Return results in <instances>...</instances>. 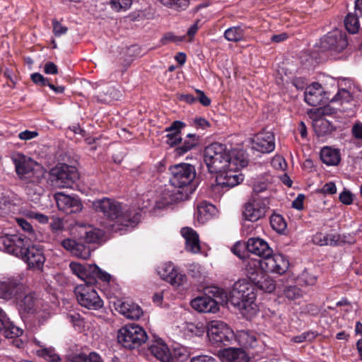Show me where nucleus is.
Here are the masks:
<instances>
[{"label": "nucleus", "mask_w": 362, "mask_h": 362, "mask_svg": "<svg viewBox=\"0 0 362 362\" xmlns=\"http://www.w3.org/2000/svg\"><path fill=\"white\" fill-rule=\"evenodd\" d=\"M170 183L176 189L188 186L196 176L195 168L188 163H180L170 168Z\"/></svg>", "instance_id": "obj_11"}, {"label": "nucleus", "mask_w": 362, "mask_h": 362, "mask_svg": "<svg viewBox=\"0 0 362 362\" xmlns=\"http://www.w3.org/2000/svg\"><path fill=\"white\" fill-rule=\"evenodd\" d=\"M149 350L151 353L161 362H170L172 359L171 353L163 341L159 339L153 343Z\"/></svg>", "instance_id": "obj_30"}, {"label": "nucleus", "mask_w": 362, "mask_h": 362, "mask_svg": "<svg viewBox=\"0 0 362 362\" xmlns=\"http://www.w3.org/2000/svg\"><path fill=\"white\" fill-rule=\"evenodd\" d=\"M199 141V136L195 134H188L181 145L176 148V153L182 156L196 147Z\"/></svg>", "instance_id": "obj_38"}, {"label": "nucleus", "mask_w": 362, "mask_h": 362, "mask_svg": "<svg viewBox=\"0 0 362 362\" xmlns=\"http://www.w3.org/2000/svg\"><path fill=\"white\" fill-rule=\"evenodd\" d=\"M68 362H103V361L99 354L90 352L88 355L85 354L72 355L69 356Z\"/></svg>", "instance_id": "obj_41"}, {"label": "nucleus", "mask_w": 362, "mask_h": 362, "mask_svg": "<svg viewBox=\"0 0 362 362\" xmlns=\"http://www.w3.org/2000/svg\"><path fill=\"white\" fill-rule=\"evenodd\" d=\"M44 71L47 74H56L58 72V69L54 63L48 62L45 64Z\"/></svg>", "instance_id": "obj_63"}, {"label": "nucleus", "mask_w": 362, "mask_h": 362, "mask_svg": "<svg viewBox=\"0 0 362 362\" xmlns=\"http://www.w3.org/2000/svg\"><path fill=\"white\" fill-rule=\"evenodd\" d=\"M27 285L21 275L0 279V298L6 300L16 298L25 293Z\"/></svg>", "instance_id": "obj_13"}, {"label": "nucleus", "mask_w": 362, "mask_h": 362, "mask_svg": "<svg viewBox=\"0 0 362 362\" xmlns=\"http://www.w3.org/2000/svg\"><path fill=\"white\" fill-rule=\"evenodd\" d=\"M186 197L187 193H183L180 189L165 188L156 198L155 208L158 209H164L169 205L184 200Z\"/></svg>", "instance_id": "obj_19"}, {"label": "nucleus", "mask_w": 362, "mask_h": 362, "mask_svg": "<svg viewBox=\"0 0 362 362\" xmlns=\"http://www.w3.org/2000/svg\"><path fill=\"white\" fill-rule=\"evenodd\" d=\"M171 5H167V7L176 10H185L189 5V0H171Z\"/></svg>", "instance_id": "obj_54"}, {"label": "nucleus", "mask_w": 362, "mask_h": 362, "mask_svg": "<svg viewBox=\"0 0 362 362\" xmlns=\"http://www.w3.org/2000/svg\"><path fill=\"white\" fill-rule=\"evenodd\" d=\"M289 262L282 254H272L261 259H248L245 268L248 274H254L259 269L267 273L284 274L288 269Z\"/></svg>", "instance_id": "obj_5"}, {"label": "nucleus", "mask_w": 362, "mask_h": 362, "mask_svg": "<svg viewBox=\"0 0 362 362\" xmlns=\"http://www.w3.org/2000/svg\"><path fill=\"white\" fill-rule=\"evenodd\" d=\"M50 228L53 234L58 235L64 230L63 221L58 217H53L50 223Z\"/></svg>", "instance_id": "obj_50"}, {"label": "nucleus", "mask_w": 362, "mask_h": 362, "mask_svg": "<svg viewBox=\"0 0 362 362\" xmlns=\"http://www.w3.org/2000/svg\"><path fill=\"white\" fill-rule=\"evenodd\" d=\"M79 233L81 238L86 242L95 243L103 237L105 231L92 226H88L80 227Z\"/></svg>", "instance_id": "obj_33"}, {"label": "nucleus", "mask_w": 362, "mask_h": 362, "mask_svg": "<svg viewBox=\"0 0 362 362\" xmlns=\"http://www.w3.org/2000/svg\"><path fill=\"white\" fill-rule=\"evenodd\" d=\"M38 136V133L36 131L25 130L18 134V138L21 140L28 141L33 139Z\"/></svg>", "instance_id": "obj_59"}, {"label": "nucleus", "mask_w": 362, "mask_h": 362, "mask_svg": "<svg viewBox=\"0 0 362 362\" xmlns=\"http://www.w3.org/2000/svg\"><path fill=\"white\" fill-rule=\"evenodd\" d=\"M72 255L77 257L86 259L90 256V250L83 244L77 243Z\"/></svg>", "instance_id": "obj_48"}, {"label": "nucleus", "mask_w": 362, "mask_h": 362, "mask_svg": "<svg viewBox=\"0 0 362 362\" xmlns=\"http://www.w3.org/2000/svg\"><path fill=\"white\" fill-rule=\"evenodd\" d=\"M315 337L314 332H303L293 337V341L296 343H301L305 341H311Z\"/></svg>", "instance_id": "obj_56"}, {"label": "nucleus", "mask_w": 362, "mask_h": 362, "mask_svg": "<svg viewBox=\"0 0 362 362\" xmlns=\"http://www.w3.org/2000/svg\"><path fill=\"white\" fill-rule=\"evenodd\" d=\"M21 258L30 268L41 270L45 262L42 248L39 245H28Z\"/></svg>", "instance_id": "obj_20"}, {"label": "nucleus", "mask_w": 362, "mask_h": 362, "mask_svg": "<svg viewBox=\"0 0 362 362\" xmlns=\"http://www.w3.org/2000/svg\"><path fill=\"white\" fill-rule=\"evenodd\" d=\"M216 212L217 209L214 205L203 202L197 206L195 218L199 223L204 224L215 216Z\"/></svg>", "instance_id": "obj_32"}, {"label": "nucleus", "mask_w": 362, "mask_h": 362, "mask_svg": "<svg viewBox=\"0 0 362 362\" xmlns=\"http://www.w3.org/2000/svg\"><path fill=\"white\" fill-rule=\"evenodd\" d=\"M269 200L266 197L252 195L245 204L243 217L245 221L255 222L263 218L269 209Z\"/></svg>", "instance_id": "obj_12"}, {"label": "nucleus", "mask_w": 362, "mask_h": 362, "mask_svg": "<svg viewBox=\"0 0 362 362\" xmlns=\"http://www.w3.org/2000/svg\"><path fill=\"white\" fill-rule=\"evenodd\" d=\"M320 159L327 165L335 166L339 163L341 156L337 149L325 146L320 151Z\"/></svg>", "instance_id": "obj_34"}, {"label": "nucleus", "mask_w": 362, "mask_h": 362, "mask_svg": "<svg viewBox=\"0 0 362 362\" xmlns=\"http://www.w3.org/2000/svg\"><path fill=\"white\" fill-rule=\"evenodd\" d=\"M313 127L317 137L329 135L334 129L331 122L322 117L313 120Z\"/></svg>", "instance_id": "obj_35"}, {"label": "nucleus", "mask_w": 362, "mask_h": 362, "mask_svg": "<svg viewBox=\"0 0 362 362\" xmlns=\"http://www.w3.org/2000/svg\"><path fill=\"white\" fill-rule=\"evenodd\" d=\"M254 222H250L247 221H245L243 222L242 225V233L244 235H250L255 230V227L253 223Z\"/></svg>", "instance_id": "obj_60"}, {"label": "nucleus", "mask_w": 362, "mask_h": 362, "mask_svg": "<svg viewBox=\"0 0 362 362\" xmlns=\"http://www.w3.org/2000/svg\"><path fill=\"white\" fill-rule=\"evenodd\" d=\"M339 241V235L334 233H317L313 237V242L320 246L336 245Z\"/></svg>", "instance_id": "obj_37"}, {"label": "nucleus", "mask_w": 362, "mask_h": 362, "mask_svg": "<svg viewBox=\"0 0 362 362\" xmlns=\"http://www.w3.org/2000/svg\"><path fill=\"white\" fill-rule=\"evenodd\" d=\"M49 179L53 186L58 188L72 187L78 179L76 168L65 164L57 165L50 170Z\"/></svg>", "instance_id": "obj_10"}, {"label": "nucleus", "mask_w": 362, "mask_h": 362, "mask_svg": "<svg viewBox=\"0 0 362 362\" xmlns=\"http://www.w3.org/2000/svg\"><path fill=\"white\" fill-rule=\"evenodd\" d=\"M247 250L250 253L262 258L272 255V249L269 244L263 239L259 238H250L247 240L246 245Z\"/></svg>", "instance_id": "obj_24"}, {"label": "nucleus", "mask_w": 362, "mask_h": 362, "mask_svg": "<svg viewBox=\"0 0 362 362\" xmlns=\"http://www.w3.org/2000/svg\"><path fill=\"white\" fill-rule=\"evenodd\" d=\"M219 356L223 362H248L247 354L238 348H227L219 351Z\"/></svg>", "instance_id": "obj_26"}, {"label": "nucleus", "mask_w": 362, "mask_h": 362, "mask_svg": "<svg viewBox=\"0 0 362 362\" xmlns=\"http://www.w3.org/2000/svg\"><path fill=\"white\" fill-rule=\"evenodd\" d=\"M259 287L262 291L267 293H272L274 291L276 285L273 279L267 277L259 283Z\"/></svg>", "instance_id": "obj_52"}, {"label": "nucleus", "mask_w": 362, "mask_h": 362, "mask_svg": "<svg viewBox=\"0 0 362 362\" xmlns=\"http://www.w3.org/2000/svg\"><path fill=\"white\" fill-rule=\"evenodd\" d=\"M16 300L19 312L21 314L34 313L40 303L36 294L33 292H30L28 286L26 292L18 296Z\"/></svg>", "instance_id": "obj_22"}, {"label": "nucleus", "mask_w": 362, "mask_h": 362, "mask_svg": "<svg viewBox=\"0 0 362 362\" xmlns=\"http://www.w3.org/2000/svg\"><path fill=\"white\" fill-rule=\"evenodd\" d=\"M207 336L210 342L216 346H226L235 339L233 329L221 320H212L208 323Z\"/></svg>", "instance_id": "obj_8"}, {"label": "nucleus", "mask_w": 362, "mask_h": 362, "mask_svg": "<svg viewBox=\"0 0 362 362\" xmlns=\"http://www.w3.org/2000/svg\"><path fill=\"white\" fill-rule=\"evenodd\" d=\"M191 362H218V361L211 356L199 355L192 358Z\"/></svg>", "instance_id": "obj_62"}, {"label": "nucleus", "mask_w": 362, "mask_h": 362, "mask_svg": "<svg viewBox=\"0 0 362 362\" xmlns=\"http://www.w3.org/2000/svg\"><path fill=\"white\" fill-rule=\"evenodd\" d=\"M272 165L277 170H284L286 167V163L284 158L276 156L272 160Z\"/></svg>", "instance_id": "obj_57"}, {"label": "nucleus", "mask_w": 362, "mask_h": 362, "mask_svg": "<svg viewBox=\"0 0 362 362\" xmlns=\"http://www.w3.org/2000/svg\"><path fill=\"white\" fill-rule=\"evenodd\" d=\"M285 296L289 300H295L303 296L302 291L296 286H290L286 287L284 291Z\"/></svg>", "instance_id": "obj_49"}, {"label": "nucleus", "mask_w": 362, "mask_h": 362, "mask_svg": "<svg viewBox=\"0 0 362 362\" xmlns=\"http://www.w3.org/2000/svg\"><path fill=\"white\" fill-rule=\"evenodd\" d=\"M275 139L272 132H260L251 139L252 148L263 153H269L275 148Z\"/></svg>", "instance_id": "obj_21"}, {"label": "nucleus", "mask_w": 362, "mask_h": 362, "mask_svg": "<svg viewBox=\"0 0 362 362\" xmlns=\"http://www.w3.org/2000/svg\"><path fill=\"white\" fill-rule=\"evenodd\" d=\"M181 234L185 240L186 250L198 253L200 251V243L197 233L191 228L185 227L182 228Z\"/></svg>", "instance_id": "obj_27"}, {"label": "nucleus", "mask_w": 362, "mask_h": 362, "mask_svg": "<svg viewBox=\"0 0 362 362\" xmlns=\"http://www.w3.org/2000/svg\"><path fill=\"white\" fill-rule=\"evenodd\" d=\"M119 312L127 318L138 320L143 314L142 309L136 304L127 302L121 303L118 309Z\"/></svg>", "instance_id": "obj_36"}, {"label": "nucleus", "mask_w": 362, "mask_h": 362, "mask_svg": "<svg viewBox=\"0 0 362 362\" xmlns=\"http://www.w3.org/2000/svg\"><path fill=\"white\" fill-rule=\"evenodd\" d=\"M61 244L64 249L73 254V251L75 249L77 242L73 239L66 238L63 240Z\"/></svg>", "instance_id": "obj_61"}, {"label": "nucleus", "mask_w": 362, "mask_h": 362, "mask_svg": "<svg viewBox=\"0 0 362 362\" xmlns=\"http://www.w3.org/2000/svg\"><path fill=\"white\" fill-rule=\"evenodd\" d=\"M16 221L18 226L27 233V238L30 241H34L37 240L36 233L33 226L23 218H16Z\"/></svg>", "instance_id": "obj_43"}, {"label": "nucleus", "mask_w": 362, "mask_h": 362, "mask_svg": "<svg viewBox=\"0 0 362 362\" xmlns=\"http://www.w3.org/2000/svg\"><path fill=\"white\" fill-rule=\"evenodd\" d=\"M191 306L200 313H216L218 310L217 303L210 296H198L191 301Z\"/></svg>", "instance_id": "obj_25"}, {"label": "nucleus", "mask_w": 362, "mask_h": 362, "mask_svg": "<svg viewBox=\"0 0 362 362\" xmlns=\"http://www.w3.org/2000/svg\"><path fill=\"white\" fill-rule=\"evenodd\" d=\"M339 201L345 204L350 205L354 201V194L349 191L344 189L339 196Z\"/></svg>", "instance_id": "obj_53"}, {"label": "nucleus", "mask_w": 362, "mask_h": 362, "mask_svg": "<svg viewBox=\"0 0 362 362\" xmlns=\"http://www.w3.org/2000/svg\"><path fill=\"white\" fill-rule=\"evenodd\" d=\"M147 338L144 328L134 323L126 325L119 330L117 334L118 341L129 349L139 346L146 342Z\"/></svg>", "instance_id": "obj_6"}, {"label": "nucleus", "mask_w": 362, "mask_h": 362, "mask_svg": "<svg viewBox=\"0 0 362 362\" xmlns=\"http://www.w3.org/2000/svg\"><path fill=\"white\" fill-rule=\"evenodd\" d=\"M132 4V0H110V6L117 12L128 10Z\"/></svg>", "instance_id": "obj_47"}, {"label": "nucleus", "mask_w": 362, "mask_h": 362, "mask_svg": "<svg viewBox=\"0 0 362 362\" xmlns=\"http://www.w3.org/2000/svg\"><path fill=\"white\" fill-rule=\"evenodd\" d=\"M31 79L35 84H37V85H40L42 86H47V83H49L48 78H45L40 73L32 74Z\"/></svg>", "instance_id": "obj_55"}, {"label": "nucleus", "mask_w": 362, "mask_h": 362, "mask_svg": "<svg viewBox=\"0 0 362 362\" xmlns=\"http://www.w3.org/2000/svg\"><path fill=\"white\" fill-rule=\"evenodd\" d=\"M11 160L15 165L16 172L21 180L32 185L35 187V194H40L41 188L38 186L42 171L40 166L30 158L20 153H16L11 156ZM28 194H30V185L27 186Z\"/></svg>", "instance_id": "obj_4"}, {"label": "nucleus", "mask_w": 362, "mask_h": 362, "mask_svg": "<svg viewBox=\"0 0 362 362\" xmlns=\"http://www.w3.org/2000/svg\"><path fill=\"white\" fill-rule=\"evenodd\" d=\"M16 210V205L6 197H0V216H3Z\"/></svg>", "instance_id": "obj_45"}, {"label": "nucleus", "mask_w": 362, "mask_h": 362, "mask_svg": "<svg viewBox=\"0 0 362 362\" xmlns=\"http://www.w3.org/2000/svg\"><path fill=\"white\" fill-rule=\"evenodd\" d=\"M256 287L247 279L237 281L230 294V302L245 317H251L258 311Z\"/></svg>", "instance_id": "obj_3"}, {"label": "nucleus", "mask_w": 362, "mask_h": 362, "mask_svg": "<svg viewBox=\"0 0 362 362\" xmlns=\"http://www.w3.org/2000/svg\"><path fill=\"white\" fill-rule=\"evenodd\" d=\"M305 196L302 194L298 195V197L293 200L292 206L298 210H302L303 209V202Z\"/></svg>", "instance_id": "obj_64"}, {"label": "nucleus", "mask_w": 362, "mask_h": 362, "mask_svg": "<svg viewBox=\"0 0 362 362\" xmlns=\"http://www.w3.org/2000/svg\"><path fill=\"white\" fill-rule=\"evenodd\" d=\"M348 45L346 34L335 29L328 33L320 40V47L323 51L331 50L340 52Z\"/></svg>", "instance_id": "obj_17"}, {"label": "nucleus", "mask_w": 362, "mask_h": 362, "mask_svg": "<svg viewBox=\"0 0 362 362\" xmlns=\"http://www.w3.org/2000/svg\"><path fill=\"white\" fill-rule=\"evenodd\" d=\"M353 99L351 93L346 89H340L332 99V103H339L340 105L349 103Z\"/></svg>", "instance_id": "obj_46"}, {"label": "nucleus", "mask_w": 362, "mask_h": 362, "mask_svg": "<svg viewBox=\"0 0 362 362\" xmlns=\"http://www.w3.org/2000/svg\"><path fill=\"white\" fill-rule=\"evenodd\" d=\"M93 284L88 283L78 285L74 289V293L80 305L89 310H96L103 306V301Z\"/></svg>", "instance_id": "obj_9"}, {"label": "nucleus", "mask_w": 362, "mask_h": 362, "mask_svg": "<svg viewBox=\"0 0 362 362\" xmlns=\"http://www.w3.org/2000/svg\"><path fill=\"white\" fill-rule=\"evenodd\" d=\"M272 228L279 233H283L287 226L286 221L280 214H274L270 217Z\"/></svg>", "instance_id": "obj_44"}, {"label": "nucleus", "mask_w": 362, "mask_h": 362, "mask_svg": "<svg viewBox=\"0 0 362 362\" xmlns=\"http://www.w3.org/2000/svg\"><path fill=\"white\" fill-rule=\"evenodd\" d=\"M23 334V330L16 327L0 308V341L2 337L12 338Z\"/></svg>", "instance_id": "obj_23"}, {"label": "nucleus", "mask_w": 362, "mask_h": 362, "mask_svg": "<svg viewBox=\"0 0 362 362\" xmlns=\"http://www.w3.org/2000/svg\"><path fill=\"white\" fill-rule=\"evenodd\" d=\"M35 354L49 362H60L62 361L61 357L56 353L54 348L52 346H45L40 349L35 351Z\"/></svg>", "instance_id": "obj_40"}, {"label": "nucleus", "mask_w": 362, "mask_h": 362, "mask_svg": "<svg viewBox=\"0 0 362 362\" xmlns=\"http://www.w3.org/2000/svg\"><path fill=\"white\" fill-rule=\"evenodd\" d=\"M240 168H233L230 165L227 169H223L216 174V184L212 185L211 188L220 193V189L224 188L227 190L234 187L243 181V175L238 173Z\"/></svg>", "instance_id": "obj_14"}, {"label": "nucleus", "mask_w": 362, "mask_h": 362, "mask_svg": "<svg viewBox=\"0 0 362 362\" xmlns=\"http://www.w3.org/2000/svg\"><path fill=\"white\" fill-rule=\"evenodd\" d=\"M225 38L230 42H239L245 39V30L241 26L230 27L224 32Z\"/></svg>", "instance_id": "obj_39"}, {"label": "nucleus", "mask_w": 362, "mask_h": 362, "mask_svg": "<svg viewBox=\"0 0 362 362\" xmlns=\"http://www.w3.org/2000/svg\"><path fill=\"white\" fill-rule=\"evenodd\" d=\"M238 344L245 348H256L260 346L262 348V342L258 341L255 334L242 330L235 334V339Z\"/></svg>", "instance_id": "obj_31"}, {"label": "nucleus", "mask_w": 362, "mask_h": 362, "mask_svg": "<svg viewBox=\"0 0 362 362\" xmlns=\"http://www.w3.org/2000/svg\"><path fill=\"white\" fill-rule=\"evenodd\" d=\"M344 25L347 31L350 33H356L360 28V23L357 14L349 13L344 19Z\"/></svg>", "instance_id": "obj_42"}, {"label": "nucleus", "mask_w": 362, "mask_h": 362, "mask_svg": "<svg viewBox=\"0 0 362 362\" xmlns=\"http://www.w3.org/2000/svg\"><path fill=\"white\" fill-rule=\"evenodd\" d=\"M71 272L81 280L84 284H95L96 279L109 282L111 279L110 274L102 271L96 264H83L76 262L69 264Z\"/></svg>", "instance_id": "obj_7"}, {"label": "nucleus", "mask_w": 362, "mask_h": 362, "mask_svg": "<svg viewBox=\"0 0 362 362\" xmlns=\"http://www.w3.org/2000/svg\"><path fill=\"white\" fill-rule=\"evenodd\" d=\"M93 207L108 219L109 223L105 226L107 231L122 234L134 228L141 219L139 209L123 206L110 198L103 197L93 201Z\"/></svg>", "instance_id": "obj_1"}, {"label": "nucleus", "mask_w": 362, "mask_h": 362, "mask_svg": "<svg viewBox=\"0 0 362 362\" xmlns=\"http://www.w3.org/2000/svg\"><path fill=\"white\" fill-rule=\"evenodd\" d=\"M185 127V124L181 121L173 122L169 127L165 129L168 132L166 143L170 146H175L181 143V129Z\"/></svg>", "instance_id": "obj_29"}, {"label": "nucleus", "mask_w": 362, "mask_h": 362, "mask_svg": "<svg viewBox=\"0 0 362 362\" xmlns=\"http://www.w3.org/2000/svg\"><path fill=\"white\" fill-rule=\"evenodd\" d=\"M54 199L59 210L67 214L78 213L82 210L83 205L76 196L57 192L54 194Z\"/></svg>", "instance_id": "obj_18"}, {"label": "nucleus", "mask_w": 362, "mask_h": 362, "mask_svg": "<svg viewBox=\"0 0 362 362\" xmlns=\"http://www.w3.org/2000/svg\"><path fill=\"white\" fill-rule=\"evenodd\" d=\"M158 275L174 287H180L187 283V276L171 262H165L156 268Z\"/></svg>", "instance_id": "obj_16"}, {"label": "nucleus", "mask_w": 362, "mask_h": 362, "mask_svg": "<svg viewBox=\"0 0 362 362\" xmlns=\"http://www.w3.org/2000/svg\"><path fill=\"white\" fill-rule=\"evenodd\" d=\"M53 32L57 37H59L64 34H65L67 31V28L66 26H63L60 23L57 21H53Z\"/></svg>", "instance_id": "obj_58"}, {"label": "nucleus", "mask_w": 362, "mask_h": 362, "mask_svg": "<svg viewBox=\"0 0 362 362\" xmlns=\"http://www.w3.org/2000/svg\"><path fill=\"white\" fill-rule=\"evenodd\" d=\"M322 88L319 83H313L305 92V101L310 106H317L323 99Z\"/></svg>", "instance_id": "obj_28"}, {"label": "nucleus", "mask_w": 362, "mask_h": 362, "mask_svg": "<svg viewBox=\"0 0 362 362\" xmlns=\"http://www.w3.org/2000/svg\"><path fill=\"white\" fill-rule=\"evenodd\" d=\"M204 160L211 173L227 169L230 165L233 168H241L247 165L243 151H230L226 145L220 143H213L205 148Z\"/></svg>", "instance_id": "obj_2"}, {"label": "nucleus", "mask_w": 362, "mask_h": 362, "mask_svg": "<svg viewBox=\"0 0 362 362\" xmlns=\"http://www.w3.org/2000/svg\"><path fill=\"white\" fill-rule=\"evenodd\" d=\"M28 238L22 235H4L0 236V250L21 258L27 247H28Z\"/></svg>", "instance_id": "obj_15"}, {"label": "nucleus", "mask_w": 362, "mask_h": 362, "mask_svg": "<svg viewBox=\"0 0 362 362\" xmlns=\"http://www.w3.org/2000/svg\"><path fill=\"white\" fill-rule=\"evenodd\" d=\"M185 38V36H177L173 33H167L163 36L160 41L163 45H167L170 42L178 44L183 41Z\"/></svg>", "instance_id": "obj_51"}]
</instances>
